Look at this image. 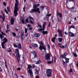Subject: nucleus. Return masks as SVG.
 I'll list each match as a JSON object with an SVG mask.
<instances>
[{
    "label": "nucleus",
    "instance_id": "obj_1",
    "mask_svg": "<svg viewBox=\"0 0 78 78\" xmlns=\"http://www.w3.org/2000/svg\"><path fill=\"white\" fill-rule=\"evenodd\" d=\"M40 5L39 4H35L34 5V6H33V7L34 8V9H32L30 11V12L31 13H32L33 12H38L39 14L40 13V11H39V8H37H37Z\"/></svg>",
    "mask_w": 78,
    "mask_h": 78
},
{
    "label": "nucleus",
    "instance_id": "obj_2",
    "mask_svg": "<svg viewBox=\"0 0 78 78\" xmlns=\"http://www.w3.org/2000/svg\"><path fill=\"white\" fill-rule=\"evenodd\" d=\"M16 2L15 4V6L14 8V14L15 17L17 16V11L19 10V8H18V5H19V2L17 0H15Z\"/></svg>",
    "mask_w": 78,
    "mask_h": 78
},
{
    "label": "nucleus",
    "instance_id": "obj_3",
    "mask_svg": "<svg viewBox=\"0 0 78 78\" xmlns=\"http://www.w3.org/2000/svg\"><path fill=\"white\" fill-rule=\"evenodd\" d=\"M46 24L47 23L46 22H44L43 25V28L40 29L38 30V31H42L43 35H45V34H48V31H44V29H45V26L46 25Z\"/></svg>",
    "mask_w": 78,
    "mask_h": 78
},
{
    "label": "nucleus",
    "instance_id": "obj_4",
    "mask_svg": "<svg viewBox=\"0 0 78 78\" xmlns=\"http://www.w3.org/2000/svg\"><path fill=\"white\" fill-rule=\"evenodd\" d=\"M40 44H40L39 47L40 49L41 50H42V49L43 50H44V53H45L46 54L47 53H46V49L45 48V46L44 45V43L42 42V41H41L40 42Z\"/></svg>",
    "mask_w": 78,
    "mask_h": 78
},
{
    "label": "nucleus",
    "instance_id": "obj_5",
    "mask_svg": "<svg viewBox=\"0 0 78 78\" xmlns=\"http://www.w3.org/2000/svg\"><path fill=\"white\" fill-rule=\"evenodd\" d=\"M8 40L6 38H4V39L1 41V45L2 47V48L3 49H5V46H4V45H5V43H6L8 42Z\"/></svg>",
    "mask_w": 78,
    "mask_h": 78
},
{
    "label": "nucleus",
    "instance_id": "obj_6",
    "mask_svg": "<svg viewBox=\"0 0 78 78\" xmlns=\"http://www.w3.org/2000/svg\"><path fill=\"white\" fill-rule=\"evenodd\" d=\"M52 70L50 69H47L46 70V75L48 76H50L51 75Z\"/></svg>",
    "mask_w": 78,
    "mask_h": 78
},
{
    "label": "nucleus",
    "instance_id": "obj_7",
    "mask_svg": "<svg viewBox=\"0 0 78 78\" xmlns=\"http://www.w3.org/2000/svg\"><path fill=\"white\" fill-rule=\"evenodd\" d=\"M44 58L46 60H49V59H50V56L49 53L46 54L45 55Z\"/></svg>",
    "mask_w": 78,
    "mask_h": 78
},
{
    "label": "nucleus",
    "instance_id": "obj_8",
    "mask_svg": "<svg viewBox=\"0 0 78 78\" xmlns=\"http://www.w3.org/2000/svg\"><path fill=\"white\" fill-rule=\"evenodd\" d=\"M1 33L2 34H1L0 33V38L2 40L3 38L5 37L4 36H6V34L2 31H1Z\"/></svg>",
    "mask_w": 78,
    "mask_h": 78
},
{
    "label": "nucleus",
    "instance_id": "obj_9",
    "mask_svg": "<svg viewBox=\"0 0 78 78\" xmlns=\"http://www.w3.org/2000/svg\"><path fill=\"white\" fill-rule=\"evenodd\" d=\"M16 58L17 59V61L19 63V62H20V55L19 54V53L18 54H16Z\"/></svg>",
    "mask_w": 78,
    "mask_h": 78
},
{
    "label": "nucleus",
    "instance_id": "obj_10",
    "mask_svg": "<svg viewBox=\"0 0 78 78\" xmlns=\"http://www.w3.org/2000/svg\"><path fill=\"white\" fill-rule=\"evenodd\" d=\"M58 32L59 33V35L60 37H62V30L60 29L58 30Z\"/></svg>",
    "mask_w": 78,
    "mask_h": 78
},
{
    "label": "nucleus",
    "instance_id": "obj_11",
    "mask_svg": "<svg viewBox=\"0 0 78 78\" xmlns=\"http://www.w3.org/2000/svg\"><path fill=\"white\" fill-rule=\"evenodd\" d=\"M28 72L30 74V76L31 77H33V71H32V70L31 69H29L28 70Z\"/></svg>",
    "mask_w": 78,
    "mask_h": 78
},
{
    "label": "nucleus",
    "instance_id": "obj_12",
    "mask_svg": "<svg viewBox=\"0 0 78 78\" xmlns=\"http://www.w3.org/2000/svg\"><path fill=\"white\" fill-rule=\"evenodd\" d=\"M62 66L63 67H66L67 66V63H66V62H64V60H62Z\"/></svg>",
    "mask_w": 78,
    "mask_h": 78
},
{
    "label": "nucleus",
    "instance_id": "obj_13",
    "mask_svg": "<svg viewBox=\"0 0 78 78\" xmlns=\"http://www.w3.org/2000/svg\"><path fill=\"white\" fill-rule=\"evenodd\" d=\"M67 53L66 52H65L64 53V55L62 54L61 55V57L62 58H64L65 59L66 58V56H67Z\"/></svg>",
    "mask_w": 78,
    "mask_h": 78
},
{
    "label": "nucleus",
    "instance_id": "obj_14",
    "mask_svg": "<svg viewBox=\"0 0 78 78\" xmlns=\"http://www.w3.org/2000/svg\"><path fill=\"white\" fill-rule=\"evenodd\" d=\"M17 48L19 49L20 50H22V45H21V44L20 43H17Z\"/></svg>",
    "mask_w": 78,
    "mask_h": 78
},
{
    "label": "nucleus",
    "instance_id": "obj_15",
    "mask_svg": "<svg viewBox=\"0 0 78 78\" xmlns=\"http://www.w3.org/2000/svg\"><path fill=\"white\" fill-rule=\"evenodd\" d=\"M11 25H14V19L13 17H12L11 19Z\"/></svg>",
    "mask_w": 78,
    "mask_h": 78
},
{
    "label": "nucleus",
    "instance_id": "obj_16",
    "mask_svg": "<svg viewBox=\"0 0 78 78\" xmlns=\"http://www.w3.org/2000/svg\"><path fill=\"white\" fill-rule=\"evenodd\" d=\"M57 15L59 17H60V18H62V14L60 12H58L57 13Z\"/></svg>",
    "mask_w": 78,
    "mask_h": 78
},
{
    "label": "nucleus",
    "instance_id": "obj_17",
    "mask_svg": "<svg viewBox=\"0 0 78 78\" xmlns=\"http://www.w3.org/2000/svg\"><path fill=\"white\" fill-rule=\"evenodd\" d=\"M69 36H70V37H74V36H75L74 34H73V33H72L71 32H69Z\"/></svg>",
    "mask_w": 78,
    "mask_h": 78
},
{
    "label": "nucleus",
    "instance_id": "obj_18",
    "mask_svg": "<svg viewBox=\"0 0 78 78\" xmlns=\"http://www.w3.org/2000/svg\"><path fill=\"white\" fill-rule=\"evenodd\" d=\"M29 19L30 20V23H31L32 24H33V23H34L33 21H34V19L30 17H29Z\"/></svg>",
    "mask_w": 78,
    "mask_h": 78
},
{
    "label": "nucleus",
    "instance_id": "obj_19",
    "mask_svg": "<svg viewBox=\"0 0 78 78\" xmlns=\"http://www.w3.org/2000/svg\"><path fill=\"white\" fill-rule=\"evenodd\" d=\"M31 45L33 47H35V48H36V47H37L38 46L37 44H34L33 43H32Z\"/></svg>",
    "mask_w": 78,
    "mask_h": 78
},
{
    "label": "nucleus",
    "instance_id": "obj_20",
    "mask_svg": "<svg viewBox=\"0 0 78 78\" xmlns=\"http://www.w3.org/2000/svg\"><path fill=\"white\" fill-rule=\"evenodd\" d=\"M51 40L52 42L53 43H55V40H56V37H53V38H52Z\"/></svg>",
    "mask_w": 78,
    "mask_h": 78
},
{
    "label": "nucleus",
    "instance_id": "obj_21",
    "mask_svg": "<svg viewBox=\"0 0 78 78\" xmlns=\"http://www.w3.org/2000/svg\"><path fill=\"white\" fill-rule=\"evenodd\" d=\"M34 36L35 37H39L41 36V34L39 33H36L35 34Z\"/></svg>",
    "mask_w": 78,
    "mask_h": 78
},
{
    "label": "nucleus",
    "instance_id": "obj_22",
    "mask_svg": "<svg viewBox=\"0 0 78 78\" xmlns=\"http://www.w3.org/2000/svg\"><path fill=\"white\" fill-rule=\"evenodd\" d=\"M56 57L55 56H54L53 57H52V61L53 60H54V62H56Z\"/></svg>",
    "mask_w": 78,
    "mask_h": 78
},
{
    "label": "nucleus",
    "instance_id": "obj_23",
    "mask_svg": "<svg viewBox=\"0 0 78 78\" xmlns=\"http://www.w3.org/2000/svg\"><path fill=\"white\" fill-rule=\"evenodd\" d=\"M65 59L66 60V63H69V59L67 58L66 57V58H65Z\"/></svg>",
    "mask_w": 78,
    "mask_h": 78
},
{
    "label": "nucleus",
    "instance_id": "obj_24",
    "mask_svg": "<svg viewBox=\"0 0 78 78\" xmlns=\"http://www.w3.org/2000/svg\"><path fill=\"white\" fill-rule=\"evenodd\" d=\"M15 51H16V54H19V49H15Z\"/></svg>",
    "mask_w": 78,
    "mask_h": 78
},
{
    "label": "nucleus",
    "instance_id": "obj_25",
    "mask_svg": "<svg viewBox=\"0 0 78 78\" xmlns=\"http://www.w3.org/2000/svg\"><path fill=\"white\" fill-rule=\"evenodd\" d=\"M58 42H62V39L61 38H58Z\"/></svg>",
    "mask_w": 78,
    "mask_h": 78
},
{
    "label": "nucleus",
    "instance_id": "obj_26",
    "mask_svg": "<svg viewBox=\"0 0 78 78\" xmlns=\"http://www.w3.org/2000/svg\"><path fill=\"white\" fill-rule=\"evenodd\" d=\"M32 68V66H31V65H28V68L27 69H31Z\"/></svg>",
    "mask_w": 78,
    "mask_h": 78
},
{
    "label": "nucleus",
    "instance_id": "obj_27",
    "mask_svg": "<svg viewBox=\"0 0 78 78\" xmlns=\"http://www.w3.org/2000/svg\"><path fill=\"white\" fill-rule=\"evenodd\" d=\"M8 52H9L12 51V50L10 48H8L7 49Z\"/></svg>",
    "mask_w": 78,
    "mask_h": 78
},
{
    "label": "nucleus",
    "instance_id": "obj_28",
    "mask_svg": "<svg viewBox=\"0 0 78 78\" xmlns=\"http://www.w3.org/2000/svg\"><path fill=\"white\" fill-rule=\"evenodd\" d=\"M71 28H74L75 29V27H74V26H73V25H72L69 26V29L70 30Z\"/></svg>",
    "mask_w": 78,
    "mask_h": 78
},
{
    "label": "nucleus",
    "instance_id": "obj_29",
    "mask_svg": "<svg viewBox=\"0 0 78 78\" xmlns=\"http://www.w3.org/2000/svg\"><path fill=\"white\" fill-rule=\"evenodd\" d=\"M5 65L6 68L7 69V70H8V66H7L6 61L5 60Z\"/></svg>",
    "mask_w": 78,
    "mask_h": 78
},
{
    "label": "nucleus",
    "instance_id": "obj_30",
    "mask_svg": "<svg viewBox=\"0 0 78 78\" xmlns=\"http://www.w3.org/2000/svg\"><path fill=\"white\" fill-rule=\"evenodd\" d=\"M2 15L3 16V17H2V20H3V22H4V21H5V17L4 14H3V13H2Z\"/></svg>",
    "mask_w": 78,
    "mask_h": 78
},
{
    "label": "nucleus",
    "instance_id": "obj_31",
    "mask_svg": "<svg viewBox=\"0 0 78 78\" xmlns=\"http://www.w3.org/2000/svg\"><path fill=\"white\" fill-rule=\"evenodd\" d=\"M46 16H48V17H50L51 16V14H50L48 13V12L47 14L46 15Z\"/></svg>",
    "mask_w": 78,
    "mask_h": 78
},
{
    "label": "nucleus",
    "instance_id": "obj_32",
    "mask_svg": "<svg viewBox=\"0 0 78 78\" xmlns=\"http://www.w3.org/2000/svg\"><path fill=\"white\" fill-rule=\"evenodd\" d=\"M40 63H41V62L39 61H37L36 63V64H39Z\"/></svg>",
    "mask_w": 78,
    "mask_h": 78
},
{
    "label": "nucleus",
    "instance_id": "obj_33",
    "mask_svg": "<svg viewBox=\"0 0 78 78\" xmlns=\"http://www.w3.org/2000/svg\"><path fill=\"white\" fill-rule=\"evenodd\" d=\"M12 34L13 35L14 37H16V34L14 32H12Z\"/></svg>",
    "mask_w": 78,
    "mask_h": 78
},
{
    "label": "nucleus",
    "instance_id": "obj_34",
    "mask_svg": "<svg viewBox=\"0 0 78 78\" xmlns=\"http://www.w3.org/2000/svg\"><path fill=\"white\" fill-rule=\"evenodd\" d=\"M35 70H37V71H40V69L39 67H37L35 69Z\"/></svg>",
    "mask_w": 78,
    "mask_h": 78
},
{
    "label": "nucleus",
    "instance_id": "obj_35",
    "mask_svg": "<svg viewBox=\"0 0 78 78\" xmlns=\"http://www.w3.org/2000/svg\"><path fill=\"white\" fill-rule=\"evenodd\" d=\"M44 20H48V16H46L44 18Z\"/></svg>",
    "mask_w": 78,
    "mask_h": 78
},
{
    "label": "nucleus",
    "instance_id": "obj_36",
    "mask_svg": "<svg viewBox=\"0 0 78 78\" xmlns=\"http://www.w3.org/2000/svg\"><path fill=\"white\" fill-rule=\"evenodd\" d=\"M24 38H25L24 36H21V39H22V41H23V40H24Z\"/></svg>",
    "mask_w": 78,
    "mask_h": 78
},
{
    "label": "nucleus",
    "instance_id": "obj_37",
    "mask_svg": "<svg viewBox=\"0 0 78 78\" xmlns=\"http://www.w3.org/2000/svg\"><path fill=\"white\" fill-rule=\"evenodd\" d=\"M47 47H48V50H50V45H49V44H48Z\"/></svg>",
    "mask_w": 78,
    "mask_h": 78
},
{
    "label": "nucleus",
    "instance_id": "obj_38",
    "mask_svg": "<svg viewBox=\"0 0 78 78\" xmlns=\"http://www.w3.org/2000/svg\"><path fill=\"white\" fill-rule=\"evenodd\" d=\"M13 46L14 47H15L16 48H17V45L15 44H13Z\"/></svg>",
    "mask_w": 78,
    "mask_h": 78
},
{
    "label": "nucleus",
    "instance_id": "obj_39",
    "mask_svg": "<svg viewBox=\"0 0 78 78\" xmlns=\"http://www.w3.org/2000/svg\"><path fill=\"white\" fill-rule=\"evenodd\" d=\"M37 25L39 27V28H42V26L40 24L38 23Z\"/></svg>",
    "mask_w": 78,
    "mask_h": 78
},
{
    "label": "nucleus",
    "instance_id": "obj_40",
    "mask_svg": "<svg viewBox=\"0 0 78 78\" xmlns=\"http://www.w3.org/2000/svg\"><path fill=\"white\" fill-rule=\"evenodd\" d=\"M7 9L8 11L9 12H10V11H9V7L8 6V7H7Z\"/></svg>",
    "mask_w": 78,
    "mask_h": 78
},
{
    "label": "nucleus",
    "instance_id": "obj_41",
    "mask_svg": "<svg viewBox=\"0 0 78 78\" xmlns=\"http://www.w3.org/2000/svg\"><path fill=\"white\" fill-rule=\"evenodd\" d=\"M32 53L33 54V55H36V51H33L32 52Z\"/></svg>",
    "mask_w": 78,
    "mask_h": 78
},
{
    "label": "nucleus",
    "instance_id": "obj_42",
    "mask_svg": "<svg viewBox=\"0 0 78 78\" xmlns=\"http://www.w3.org/2000/svg\"><path fill=\"white\" fill-rule=\"evenodd\" d=\"M35 74H39V71L36 70L35 72Z\"/></svg>",
    "mask_w": 78,
    "mask_h": 78
},
{
    "label": "nucleus",
    "instance_id": "obj_43",
    "mask_svg": "<svg viewBox=\"0 0 78 78\" xmlns=\"http://www.w3.org/2000/svg\"><path fill=\"white\" fill-rule=\"evenodd\" d=\"M40 9H42V10H43V9H44V6H41L40 7Z\"/></svg>",
    "mask_w": 78,
    "mask_h": 78
},
{
    "label": "nucleus",
    "instance_id": "obj_44",
    "mask_svg": "<svg viewBox=\"0 0 78 78\" xmlns=\"http://www.w3.org/2000/svg\"><path fill=\"white\" fill-rule=\"evenodd\" d=\"M9 25H7V29L9 30Z\"/></svg>",
    "mask_w": 78,
    "mask_h": 78
},
{
    "label": "nucleus",
    "instance_id": "obj_45",
    "mask_svg": "<svg viewBox=\"0 0 78 78\" xmlns=\"http://www.w3.org/2000/svg\"><path fill=\"white\" fill-rule=\"evenodd\" d=\"M58 20L59 22H61V18H58Z\"/></svg>",
    "mask_w": 78,
    "mask_h": 78
},
{
    "label": "nucleus",
    "instance_id": "obj_46",
    "mask_svg": "<svg viewBox=\"0 0 78 78\" xmlns=\"http://www.w3.org/2000/svg\"><path fill=\"white\" fill-rule=\"evenodd\" d=\"M21 23H25V21H24V20H21Z\"/></svg>",
    "mask_w": 78,
    "mask_h": 78
},
{
    "label": "nucleus",
    "instance_id": "obj_47",
    "mask_svg": "<svg viewBox=\"0 0 78 78\" xmlns=\"http://www.w3.org/2000/svg\"><path fill=\"white\" fill-rule=\"evenodd\" d=\"M5 12L6 13L8 14V11H7V10H6V9H5Z\"/></svg>",
    "mask_w": 78,
    "mask_h": 78
},
{
    "label": "nucleus",
    "instance_id": "obj_48",
    "mask_svg": "<svg viewBox=\"0 0 78 78\" xmlns=\"http://www.w3.org/2000/svg\"><path fill=\"white\" fill-rule=\"evenodd\" d=\"M73 54L74 56H75V57H77V55L76 54V53H73Z\"/></svg>",
    "mask_w": 78,
    "mask_h": 78
},
{
    "label": "nucleus",
    "instance_id": "obj_49",
    "mask_svg": "<svg viewBox=\"0 0 78 78\" xmlns=\"http://www.w3.org/2000/svg\"><path fill=\"white\" fill-rule=\"evenodd\" d=\"M48 64H50L51 63V62L50 61H48Z\"/></svg>",
    "mask_w": 78,
    "mask_h": 78
},
{
    "label": "nucleus",
    "instance_id": "obj_50",
    "mask_svg": "<svg viewBox=\"0 0 78 78\" xmlns=\"http://www.w3.org/2000/svg\"><path fill=\"white\" fill-rule=\"evenodd\" d=\"M24 36V33L23 31L22 32L21 36Z\"/></svg>",
    "mask_w": 78,
    "mask_h": 78
},
{
    "label": "nucleus",
    "instance_id": "obj_51",
    "mask_svg": "<svg viewBox=\"0 0 78 78\" xmlns=\"http://www.w3.org/2000/svg\"><path fill=\"white\" fill-rule=\"evenodd\" d=\"M58 45L59 47H60L61 46V44L59 43H58Z\"/></svg>",
    "mask_w": 78,
    "mask_h": 78
},
{
    "label": "nucleus",
    "instance_id": "obj_52",
    "mask_svg": "<svg viewBox=\"0 0 78 78\" xmlns=\"http://www.w3.org/2000/svg\"><path fill=\"white\" fill-rule=\"evenodd\" d=\"M25 22H27V23H28V19H27L25 20Z\"/></svg>",
    "mask_w": 78,
    "mask_h": 78
},
{
    "label": "nucleus",
    "instance_id": "obj_53",
    "mask_svg": "<svg viewBox=\"0 0 78 78\" xmlns=\"http://www.w3.org/2000/svg\"><path fill=\"white\" fill-rule=\"evenodd\" d=\"M16 69L17 70H21V68H18Z\"/></svg>",
    "mask_w": 78,
    "mask_h": 78
},
{
    "label": "nucleus",
    "instance_id": "obj_54",
    "mask_svg": "<svg viewBox=\"0 0 78 78\" xmlns=\"http://www.w3.org/2000/svg\"><path fill=\"white\" fill-rule=\"evenodd\" d=\"M29 30H30V31H31L32 30H33V28L31 27H30L29 28Z\"/></svg>",
    "mask_w": 78,
    "mask_h": 78
},
{
    "label": "nucleus",
    "instance_id": "obj_55",
    "mask_svg": "<svg viewBox=\"0 0 78 78\" xmlns=\"http://www.w3.org/2000/svg\"><path fill=\"white\" fill-rule=\"evenodd\" d=\"M60 48H62L64 49V48H65V47L64 46H61Z\"/></svg>",
    "mask_w": 78,
    "mask_h": 78
},
{
    "label": "nucleus",
    "instance_id": "obj_56",
    "mask_svg": "<svg viewBox=\"0 0 78 78\" xmlns=\"http://www.w3.org/2000/svg\"><path fill=\"white\" fill-rule=\"evenodd\" d=\"M28 30H27V29H25V33H27V31Z\"/></svg>",
    "mask_w": 78,
    "mask_h": 78
},
{
    "label": "nucleus",
    "instance_id": "obj_57",
    "mask_svg": "<svg viewBox=\"0 0 78 78\" xmlns=\"http://www.w3.org/2000/svg\"><path fill=\"white\" fill-rule=\"evenodd\" d=\"M3 4L4 6H6V2H4L3 3Z\"/></svg>",
    "mask_w": 78,
    "mask_h": 78
},
{
    "label": "nucleus",
    "instance_id": "obj_58",
    "mask_svg": "<svg viewBox=\"0 0 78 78\" xmlns=\"http://www.w3.org/2000/svg\"><path fill=\"white\" fill-rule=\"evenodd\" d=\"M50 25H51V24L50 23V22H49V24H48V25L49 27H50Z\"/></svg>",
    "mask_w": 78,
    "mask_h": 78
},
{
    "label": "nucleus",
    "instance_id": "obj_59",
    "mask_svg": "<svg viewBox=\"0 0 78 78\" xmlns=\"http://www.w3.org/2000/svg\"><path fill=\"white\" fill-rule=\"evenodd\" d=\"M23 10L24 12H25V7H24L23 8Z\"/></svg>",
    "mask_w": 78,
    "mask_h": 78
},
{
    "label": "nucleus",
    "instance_id": "obj_60",
    "mask_svg": "<svg viewBox=\"0 0 78 78\" xmlns=\"http://www.w3.org/2000/svg\"><path fill=\"white\" fill-rule=\"evenodd\" d=\"M65 35H67L68 34H69V33H67V32L66 31H65Z\"/></svg>",
    "mask_w": 78,
    "mask_h": 78
},
{
    "label": "nucleus",
    "instance_id": "obj_61",
    "mask_svg": "<svg viewBox=\"0 0 78 78\" xmlns=\"http://www.w3.org/2000/svg\"><path fill=\"white\" fill-rule=\"evenodd\" d=\"M69 73H71V72H72V69H71L69 70Z\"/></svg>",
    "mask_w": 78,
    "mask_h": 78
},
{
    "label": "nucleus",
    "instance_id": "obj_62",
    "mask_svg": "<svg viewBox=\"0 0 78 78\" xmlns=\"http://www.w3.org/2000/svg\"><path fill=\"white\" fill-rule=\"evenodd\" d=\"M10 30H7L6 31V33H8V31H10Z\"/></svg>",
    "mask_w": 78,
    "mask_h": 78
},
{
    "label": "nucleus",
    "instance_id": "obj_63",
    "mask_svg": "<svg viewBox=\"0 0 78 78\" xmlns=\"http://www.w3.org/2000/svg\"><path fill=\"white\" fill-rule=\"evenodd\" d=\"M32 67L33 68H35V65H32Z\"/></svg>",
    "mask_w": 78,
    "mask_h": 78
},
{
    "label": "nucleus",
    "instance_id": "obj_64",
    "mask_svg": "<svg viewBox=\"0 0 78 78\" xmlns=\"http://www.w3.org/2000/svg\"><path fill=\"white\" fill-rule=\"evenodd\" d=\"M31 27V25L30 24H28L27 25V27Z\"/></svg>",
    "mask_w": 78,
    "mask_h": 78
}]
</instances>
